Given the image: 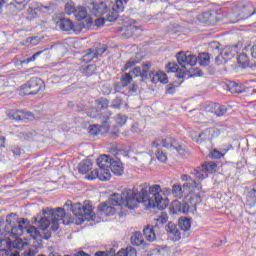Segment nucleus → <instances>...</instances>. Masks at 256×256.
I'll list each match as a JSON object with an SVG mask.
<instances>
[{
  "mask_svg": "<svg viewBox=\"0 0 256 256\" xmlns=\"http://www.w3.org/2000/svg\"><path fill=\"white\" fill-rule=\"evenodd\" d=\"M166 231L172 241L177 242L181 241V237L183 235V231L180 230L173 222H169L166 226Z\"/></svg>",
  "mask_w": 256,
  "mask_h": 256,
  "instance_id": "nucleus-12",
  "label": "nucleus"
},
{
  "mask_svg": "<svg viewBox=\"0 0 256 256\" xmlns=\"http://www.w3.org/2000/svg\"><path fill=\"white\" fill-rule=\"evenodd\" d=\"M91 169H93V162L89 159L83 160L79 164V172L82 173V175L89 173Z\"/></svg>",
  "mask_w": 256,
  "mask_h": 256,
  "instance_id": "nucleus-23",
  "label": "nucleus"
},
{
  "mask_svg": "<svg viewBox=\"0 0 256 256\" xmlns=\"http://www.w3.org/2000/svg\"><path fill=\"white\" fill-rule=\"evenodd\" d=\"M45 89L43 80L37 77L31 78L26 84L22 85L19 89V95L24 97L25 95H38L40 91Z\"/></svg>",
  "mask_w": 256,
  "mask_h": 256,
  "instance_id": "nucleus-7",
  "label": "nucleus"
},
{
  "mask_svg": "<svg viewBox=\"0 0 256 256\" xmlns=\"http://www.w3.org/2000/svg\"><path fill=\"white\" fill-rule=\"evenodd\" d=\"M95 25H96V27H101V26L105 25V19H103V18L96 19Z\"/></svg>",
  "mask_w": 256,
  "mask_h": 256,
  "instance_id": "nucleus-63",
  "label": "nucleus"
},
{
  "mask_svg": "<svg viewBox=\"0 0 256 256\" xmlns=\"http://www.w3.org/2000/svg\"><path fill=\"white\" fill-rule=\"evenodd\" d=\"M110 3H114L118 11H125V5H123V0H110Z\"/></svg>",
  "mask_w": 256,
  "mask_h": 256,
  "instance_id": "nucleus-51",
  "label": "nucleus"
},
{
  "mask_svg": "<svg viewBox=\"0 0 256 256\" xmlns=\"http://www.w3.org/2000/svg\"><path fill=\"white\" fill-rule=\"evenodd\" d=\"M77 10V7H75L74 2H67L64 8V11L66 15H75V11Z\"/></svg>",
  "mask_w": 256,
  "mask_h": 256,
  "instance_id": "nucleus-37",
  "label": "nucleus"
},
{
  "mask_svg": "<svg viewBox=\"0 0 256 256\" xmlns=\"http://www.w3.org/2000/svg\"><path fill=\"white\" fill-rule=\"evenodd\" d=\"M124 251L126 252V256H137V250L131 246L124 249Z\"/></svg>",
  "mask_w": 256,
  "mask_h": 256,
  "instance_id": "nucleus-55",
  "label": "nucleus"
},
{
  "mask_svg": "<svg viewBox=\"0 0 256 256\" xmlns=\"http://www.w3.org/2000/svg\"><path fill=\"white\" fill-rule=\"evenodd\" d=\"M73 215L79 218V223H83L85 221V215H92L93 206L88 202L75 203L71 207Z\"/></svg>",
  "mask_w": 256,
  "mask_h": 256,
  "instance_id": "nucleus-8",
  "label": "nucleus"
},
{
  "mask_svg": "<svg viewBox=\"0 0 256 256\" xmlns=\"http://www.w3.org/2000/svg\"><path fill=\"white\" fill-rule=\"evenodd\" d=\"M115 121H116L117 125H119L120 127H123V125H125L127 123V116L118 114L115 117Z\"/></svg>",
  "mask_w": 256,
  "mask_h": 256,
  "instance_id": "nucleus-49",
  "label": "nucleus"
},
{
  "mask_svg": "<svg viewBox=\"0 0 256 256\" xmlns=\"http://www.w3.org/2000/svg\"><path fill=\"white\" fill-rule=\"evenodd\" d=\"M183 193H185V190L183 187H181V185L175 184L172 186V195L177 197V199H181L183 197Z\"/></svg>",
  "mask_w": 256,
  "mask_h": 256,
  "instance_id": "nucleus-32",
  "label": "nucleus"
},
{
  "mask_svg": "<svg viewBox=\"0 0 256 256\" xmlns=\"http://www.w3.org/2000/svg\"><path fill=\"white\" fill-rule=\"evenodd\" d=\"M62 31H74V33H81V26H75L69 18H62L57 22Z\"/></svg>",
  "mask_w": 256,
  "mask_h": 256,
  "instance_id": "nucleus-14",
  "label": "nucleus"
},
{
  "mask_svg": "<svg viewBox=\"0 0 256 256\" xmlns=\"http://www.w3.org/2000/svg\"><path fill=\"white\" fill-rule=\"evenodd\" d=\"M195 141L196 143H199L200 141H209V138H207V134H205V131H203L198 135V138Z\"/></svg>",
  "mask_w": 256,
  "mask_h": 256,
  "instance_id": "nucleus-61",
  "label": "nucleus"
},
{
  "mask_svg": "<svg viewBox=\"0 0 256 256\" xmlns=\"http://www.w3.org/2000/svg\"><path fill=\"white\" fill-rule=\"evenodd\" d=\"M11 151L16 157H20V155H23V150H21L19 146H12Z\"/></svg>",
  "mask_w": 256,
  "mask_h": 256,
  "instance_id": "nucleus-56",
  "label": "nucleus"
},
{
  "mask_svg": "<svg viewBox=\"0 0 256 256\" xmlns=\"http://www.w3.org/2000/svg\"><path fill=\"white\" fill-rule=\"evenodd\" d=\"M217 164L215 162H205L201 167L194 169L193 175L198 181H203L206 177H209V173H215Z\"/></svg>",
  "mask_w": 256,
  "mask_h": 256,
  "instance_id": "nucleus-9",
  "label": "nucleus"
},
{
  "mask_svg": "<svg viewBox=\"0 0 256 256\" xmlns=\"http://www.w3.org/2000/svg\"><path fill=\"white\" fill-rule=\"evenodd\" d=\"M169 219V216L167 214L162 213L157 219H156V224L158 225V229H163V226L165 223H167V220Z\"/></svg>",
  "mask_w": 256,
  "mask_h": 256,
  "instance_id": "nucleus-36",
  "label": "nucleus"
},
{
  "mask_svg": "<svg viewBox=\"0 0 256 256\" xmlns=\"http://www.w3.org/2000/svg\"><path fill=\"white\" fill-rule=\"evenodd\" d=\"M149 78L151 79L152 83H159V72H149Z\"/></svg>",
  "mask_w": 256,
  "mask_h": 256,
  "instance_id": "nucleus-53",
  "label": "nucleus"
},
{
  "mask_svg": "<svg viewBox=\"0 0 256 256\" xmlns=\"http://www.w3.org/2000/svg\"><path fill=\"white\" fill-rule=\"evenodd\" d=\"M230 149H233V146L230 145L227 148L221 149V151L213 150L211 152V157L212 159H221V157H223V155H225V153H227V151H229Z\"/></svg>",
  "mask_w": 256,
  "mask_h": 256,
  "instance_id": "nucleus-29",
  "label": "nucleus"
},
{
  "mask_svg": "<svg viewBox=\"0 0 256 256\" xmlns=\"http://www.w3.org/2000/svg\"><path fill=\"white\" fill-rule=\"evenodd\" d=\"M109 204L113 207L125 204V198H123V190L121 194L114 193L109 198Z\"/></svg>",
  "mask_w": 256,
  "mask_h": 256,
  "instance_id": "nucleus-21",
  "label": "nucleus"
},
{
  "mask_svg": "<svg viewBox=\"0 0 256 256\" xmlns=\"http://www.w3.org/2000/svg\"><path fill=\"white\" fill-rule=\"evenodd\" d=\"M74 17L77 21H83V19H86L87 17V9L82 6H77L76 11L74 12Z\"/></svg>",
  "mask_w": 256,
  "mask_h": 256,
  "instance_id": "nucleus-27",
  "label": "nucleus"
},
{
  "mask_svg": "<svg viewBox=\"0 0 256 256\" xmlns=\"http://www.w3.org/2000/svg\"><path fill=\"white\" fill-rule=\"evenodd\" d=\"M132 75H134V77H141L142 78V71H141V67H135L132 69L131 71Z\"/></svg>",
  "mask_w": 256,
  "mask_h": 256,
  "instance_id": "nucleus-59",
  "label": "nucleus"
},
{
  "mask_svg": "<svg viewBox=\"0 0 256 256\" xmlns=\"http://www.w3.org/2000/svg\"><path fill=\"white\" fill-rule=\"evenodd\" d=\"M98 211L100 215H105L106 217H113L116 213L115 207L108 203L99 204Z\"/></svg>",
  "mask_w": 256,
  "mask_h": 256,
  "instance_id": "nucleus-18",
  "label": "nucleus"
},
{
  "mask_svg": "<svg viewBox=\"0 0 256 256\" xmlns=\"http://www.w3.org/2000/svg\"><path fill=\"white\" fill-rule=\"evenodd\" d=\"M14 247L19 249V251H23L22 256H36L39 253V248L37 246H30L27 242H23V240H17L14 242ZM28 247V248H27Z\"/></svg>",
  "mask_w": 256,
  "mask_h": 256,
  "instance_id": "nucleus-10",
  "label": "nucleus"
},
{
  "mask_svg": "<svg viewBox=\"0 0 256 256\" xmlns=\"http://www.w3.org/2000/svg\"><path fill=\"white\" fill-rule=\"evenodd\" d=\"M139 63V60L130 59L124 66V71H127V69H131L133 65H137Z\"/></svg>",
  "mask_w": 256,
  "mask_h": 256,
  "instance_id": "nucleus-57",
  "label": "nucleus"
},
{
  "mask_svg": "<svg viewBox=\"0 0 256 256\" xmlns=\"http://www.w3.org/2000/svg\"><path fill=\"white\" fill-rule=\"evenodd\" d=\"M176 58L182 69L179 68L177 63L170 62L167 65L168 73H176L175 77L183 79L185 75H187V65H190V67H195V65H197V56L185 52H178Z\"/></svg>",
  "mask_w": 256,
  "mask_h": 256,
  "instance_id": "nucleus-3",
  "label": "nucleus"
},
{
  "mask_svg": "<svg viewBox=\"0 0 256 256\" xmlns=\"http://www.w3.org/2000/svg\"><path fill=\"white\" fill-rule=\"evenodd\" d=\"M96 59L97 57H101V55H103V53H105V51H107V48L106 47H100V48H97L96 50H92Z\"/></svg>",
  "mask_w": 256,
  "mask_h": 256,
  "instance_id": "nucleus-54",
  "label": "nucleus"
},
{
  "mask_svg": "<svg viewBox=\"0 0 256 256\" xmlns=\"http://www.w3.org/2000/svg\"><path fill=\"white\" fill-rule=\"evenodd\" d=\"M213 113L216 114L217 117H223V115L227 113V108L220 104H214Z\"/></svg>",
  "mask_w": 256,
  "mask_h": 256,
  "instance_id": "nucleus-34",
  "label": "nucleus"
},
{
  "mask_svg": "<svg viewBox=\"0 0 256 256\" xmlns=\"http://www.w3.org/2000/svg\"><path fill=\"white\" fill-rule=\"evenodd\" d=\"M21 110H8L7 117L8 119H12L14 121H21Z\"/></svg>",
  "mask_w": 256,
  "mask_h": 256,
  "instance_id": "nucleus-31",
  "label": "nucleus"
},
{
  "mask_svg": "<svg viewBox=\"0 0 256 256\" xmlns=\"http://www.w3.org/2000/svg\"><path fill=\"white\" fill-rule=\"evenodd\" d=\"M149 69H151V63L142 65V81L149 79Z\"/></svg>",
  "mask_w": 256,
  "mask_h": 256,
  "instance_id": "nucleus-44",
  "label": "nucleus"
},
{
  "mask_svg": "<svg viewBox=\"0 0 256 256\" xmlns=\"http://www.w3.org/2000/svg\"><path fill=\"white\" fill-rule=\"evenodd\" d=\"M124 33L122 34L123 37L129 39V37H133V35L137 36L141 33V26L137 25V21L133 20L130 25L124 26L122 28Z\"/></svg>",
  "mask_w": 256,
  "mask_h": 256,
  "instance_id": "nucleus-13",
  "label": "nucleus"
},
{
  "mask_svg": "<svg viewBox=\"0 0 256 256\" xmlns=\"http://www.w3.org/2000/svg\"><path fill=\"white\" fill-rule=\"evenodd\" d=\"M171 193H172V189L171 188H163V189H161V187H160L159 196L162 199H165L167 201V207L169 206V198H167V195H171Z\"/></svg>",
  "mask_w": 256,
  "mask_h": 256,
  "instance_id": "nucleus-39",
  "label": "nucleus"
},
{
  "mask_svg": "<svg viewBox=\"0 0 256 256\" xmlns=\"http://www.w3.org/2000/svg\"><path fill=\"white\" fill-rule=\"evenodd\" d=\"M17 221V214L11 213L6 217L7 226L5 227L6 232H1V235L7 236L11 233V227H15V222Z\"/></svg>",
  "mask_w": 256,
  "mask_h": 256,
  "instance_id": "nucleus-19",
  "label": "nucleus"
},
{
  "mask_svg": "<svg viewBox=\"0 0 256 256\" xmlns=\"http://www.w3.org/2000/svg\"><path fill=\"white\" fill-rule=\"evenodd\" d=\"M161 192V185L144 183L137 188L124 189L123 199L124 205L128 209H137L139 203H143L146 209H155L157 207L160 211L167 209V200L163 199L159 193Z\"/></svg>",
  "mask_w": 256,
  "mask_h": 256,
  "instance_id": "nucleus-1",
  "label": "nucleus"
},
{
  "mask_svg": "<svg viewBox=\"0 0 256 256\" xmlns=\"http://www.w3.org/2000/svg\"><path fill=\"white\" fill-rule=\"evenodd\" d=\"M87 115H88V117L95 119L97 117V115H99V112L92 108L87 112Z\"/></svg>",
  "mask_w": 256,
  "mask_h": 256,
  "instance_id": "nucleus-62",
  "label": "nucleus"
},
{
  "mask_svg": "<svg viewBox=\"0 0 256 256\" xmlns=\"http://www.w3.org/2000/svg\"><path fill=\"white\" fill-rule=\"evenodd\" d=\"M97 170L92 171L87 179L93 181V179H99L100 181H109L111 179V172L107 171L104 167L98 166Z\"/></svg>",
  "mask_w": 256,
  "mask_h": 256,
  "instance_id": "nucleus-11",
  "label": "nucleus"
},
{
  "mask_svg": "<svg viewBox=\"0 0 256 256\" xmlns=\"http://www.w3.org/2000/svg\"><path fill=\"white\" fill-rule=\"evenodd\" d=\"M168 78H167V74H165V72L160 71L159 72V83H164L167 84L168 83Z\"/></svg>",
  "mask_w": 256,
  "mask_h": 256,
  "instance_id": "nucleus-58",
  "label": "nucleus"
},
{
  "mask_svg": "<svg viewBox=\"0 0 256 256\" xmlns=\"http://www.w3.org/2000/svg\"><path fill=\"white\" fill-rule=\"evenodd\" d=\"M97 107H100V109H107L109 107V100L107 98H99L96 100Z\"/></svg>",
  "mask_w": 256,
  "mask_h": 256,
  "instance_id": "nucleus-47",
  "label": "nucleus"
},
{
  "mask_svg": "<svg viewBox=\"0 0 256 256\" xmlns=\"http://www.w3.org/2000/svg\"><path fill=\"white\" fill-rule=\"evenodd\" d=\"M156 157L158 159V161H160L161 163H165V161H167V154H165V152L158 150L156 152Z\"/></svg>",
  "mask_w": 256,
  "mask_h": 256,
  "instance_id": "nucleus-52",
  "label": "nucleus"
},
{
  "mask_svg": "<svg viewBox=\"0 0 256 256\" xmlns=\"http://www.w3.org/2000/svg\"><path fill=\"white\" fill-rule=\"evenodd\" d=\"M31 0H14V2L11 3V5H14V7H19V9H25L27 5H29V2Z\"/></svg>",
  "mask_w": 256,
  "mask_h": 256,
  "instance_id": "nucleus-45",
  "label": "nucleus"
},
{
  "mask_svg": "<svg viewBox=\"0 0 256 256\" xmlns=\"http://www.w3.org/2000/svg\"><path fill=\"white\" fill-rule=\"evenodd\" d=\"M93 59H96L95 53L93 52V50H89L86 54L83 55L82 57V61L84 63H91V61H93Z\"/></svg>",
  "mask_w": 256,
  "mask_h": 256,
  "instance_id": "nucleus-43",
  "label": "nucleus"
},
{
  "mask_svg": "<svg viewBox=\"0 0 256 256\" xmlns=\"http://www.w3.org/2000/svg\"><path fill=\"white\" fill-rule=\"evenodd\" d=\"M237 61H238L239 65H241V67H243V68L249 67V57L247 56V54L241 53L237 57Z\"/></svg>",
  "mask_w": 256,
  "mask_h": 256,
  "instance_id": "nucleus-35",
  "label": "nucleus"
},
{
  "mask_svg": "<svg viewBox=\"0 0 256 256\" xmlns=\"http://www.w3.org/2000/svg\"><path fill=\"white\" fill-rule=\"evenodd\" d=\"M41 53H43V51L36 52L32 57H30L24 61H21V60L16 61V66L23 65V63H31V61H35L37 59V57H39V55H41Z\"/></svg>",
  "mask_w": 256,
  "mask_h": 256,
  "instance_id": "nucleus-48",
  "label": "nucleus"
},
{
  "mask_svg": "<svg viewBox=\"0 0 256 256\" xmlns=\"http://www.w3.org/2000/svg\"><path fill=\"white\" fill-rule=\"evenodd\" d=\"M43 215L44 217L39 220L34 218V223H37L42 233L35 226H29L28 229H26L27 235H30L32 239H51V233L47 231L48 227H50L51 231H58L59 223L69 225V219H71L63 208H57L55 210L46 208L43 210Z\"/></svg>",
  "mask_w": 256,
  "mask_h": 256,
  "instance_id": "nucleus-2",
  "label": "nucleus"
},
{
  "mask_svg": "<svg viewBox=\"0 0 256 256\" xmlns=\"http://www.w3.org/2000/svg\"><path fill=\"white\" fill-rule=\"evenodd\" d=\"M152 147H164V149H168L172 153H183L185 151V147L177 141V139L173 137H166V138H157L152 143Z\"/></svg>",
  "mask_w": 256,
  "mask_h": 256,
  "instance_id": "nucleus-5",
  "label": "nucleus"
},
{
  "mask_svg": "<svg viewBox=\"0 0 256 256\" xmlns=\"http://www.w3.org/2000/svg\"><path fill=\"white\" fill-rule=\"evenodd\" d=\"M198 20L201 23H209L210 25H215V23H217V13L204 12L198 16Z\"/></svg>",
  "mask_w": 256,
  "mask_h": 256,
  "instance_id": "nucleus-17",
  "label": "nucleus"
},
{
  "mask_svg": "<svg viewBox=\"0 0 256 256\" xmlns=\"http://www.w3.org/2000/svg\"><path fill=\"white\" fill-rule=\"evenodd\" d=\"M107 3L100 1L93 3L92 11L95 13V15H105L108 11Z\"/></svg>",
  "mask_w": 256,
  "mask_h": 256,
  "instance_id": "nucleus-20",
  "label": "nucleus"
},
{
  "mask_svg": "<svg viewBox=\"0 0 256 256\" xmlns=\"http://www.w3.org/2000/svg\"><path fill=\"white\" fill-rule=\"evenodd\" d=\"M115 255V250H111L109 254H107V252L105 251H99V252H96L94 254V256H114Z\"/></svg>",
  "mask_w": 256,
  "mask_h": 256,
  "instance_id": "nucleus-60",
  "label": "nucleus"
},
{
  "mask_svg": "<svg viewBox=\"0 0 256 256\" xmlns=\"http://www.w3.org/2000/svg\"><path fill=\"white\" fill-rule=\"evenodd\" d=\"M166 93H168L169 95H173V93H175V86L174 85H168L167 89H166Z\"/></svg>",
  "mask_w": 256,
  "mask_h": 256,
  "instance_id": "nucleus-64",
  "label": "nucleus"
},
{
  "mask_svg": "<svg viewBox=\"0 0 256 256\" xmlns=\"http://www.w3.org/2000/svg\"><path fill=\"white\" fill-rule=\"evenodd\" d=\"M131 81H133V77H131V74L129 73H125L120 79L122 87H127Z\"/></svg>",
  "mask_w": 256,
  "mask_h": 256,
  "instance_id": "nucleus-42",
  "label": "nucleus"
},
{
  "mask_svg": "<svg viewBox=\"0 0 256 256\" xmlns=\"http://www.w3.org/2000/svg\"><path fill=\"white\" fill-rule=\"evenodd\" d=\"M211 49H214V55H217L215 59L217 65H221L223 63L224 57V61H227V59H231V57H235V55L239 53V47L237 45L228 46L221 53L219 51V42H212Z\"/></svg>",
  "mask_w": 256,
  "mask_h": 256,
  "instance_id": "nucleus-6",
  "label": "nucleus"
},
{
  "mask_svg": "<svg viewBox=\"0 0 256 256\" xmlns=\"http://www.w3.org/2000/svg\"><path fill=\"white\" fill-rule=\"evenodd\" d=\"M178 227L183 232L189 231V229H191V220L189 218H187V217H181L178 220Z\"/></svg>",
  "mask_w": 256,
  "mask_h": 256,
  "instance_id": "nucleus-26",
  "label": "nucleus"
},
{
  "mask_svg": "<svg viewBox=\"0 0 256 256\" xmlns=\"http://www.w3.org/2000/svg\"><path fill=\"white\" fill-rule=\"evenodd\" d=\"M182 189L184 191H191V189H201V187L199 186V184H197V182L194 180L193 182H187L185 184H183Z\"/></svg>",
  "mask_w": 256,
  "mask_h": 256,
  "instance_id": "nucleus-40",
  "label": "nucleus"
},
{
  "mask_svg": "<svg viewBox=\"0 0 256 256\" xmlns=\"http://www.w3.org/2000/svg\"><path fill=\"white\" fill-rule=\"evenodd\" d=\"M217 133V128H207L204 130V135H206V138L213 139Z\"/></svg>",
  "mask_w": 256,
  "mask_h": 256,
  "instance_id": "nucleus-50",
  "label": "nucleus"
},
{
  "mask_svg": "<svg viewBox=\"0 0 256 256\" xmlns=\"http://www.w3.org/2000/svg\"><path fill=\"white\" fill-rule=\"evenodd\" d=\"M197 61L201 67H207L211 63V56L207 52H202L198 55Z\"/></svg>",
  "mask_w": 256,
  "mask_h": 256,
  "instance_id": "nucleus-25",
  "label": "nucleus"
},
{
  "mask_svg": "<svg viewBox=\"0 0 256 256\" xmlns=\"http://www.w3.org/2000/svg\"><path fill=\"white\" fill-rule=\"evenodd\" d=\"M173 207L174 209H176V211H179V213H184L185 215H187V213H189V209H191V207L189 206V203L181 204V202L179 201H174Z\"/></svg>",
  "mask_w": 256,
  "mask_h": 256,
  "instance_id": "nucleus-24",
  "label": "nucleus"
},
{
  "mask_svg": "<svg viewBox=\"0 0 256 256\" xmlns=\"http://www.w3.org/2000/svg\"><path fill=\"white\" fill-rule=\"evenodd\" d=\"M159 225L147 226L143 229L144 237L150 243H153L157 239V235H159Z\"/></svg>",
  "mask_w": 256,
  "mask_h": 256,
  "instance_id": "nucleus-16",
  "label": "nucleus"
},
{
  "mask_svg": "<svg viewBox=\"0 0 256 256\" xmlns=\"http://www.w3.org/2000/svg\"><path fill=\"white\" fill-rule=\"evenodd\" d=\"M112 9V14H109L107 18L110 23H113V21H117V19H119V13H123V11H119L117 9V4H114Z\"/></svg>",
  "mask_w": 256,
  "mask_h": 256,
  "instance_id": "nucleus-33",
  "label": "nucleus"
},
{
  "mask_svg": "<svg viewBox=\"0 0 256 256\" xmlns=\"http://www.w3.org/2000/svg\"><path fill=\"white\" fill-rule=\"evenodd\" d=\"M247 205L255 207L256 205V189H251L247 192Z\"/></svg>",
  "mask_w": 256,
  "mask_h": 256,
  "instance_id": "nucleus-28",
  "label": "nucleus"
},
{
  "mask_svg": "<svg viewBox=\"0 0 256 256\" xmlns=\"http://www.w3.org/2000/svg\"><path fill=\"white\" fill-rule=\"evenodd\" d=\"M29 228V222L25 218H20L18 220V226L11 227L12 235H16L17 237H21L25 231Z\"/></svg>",
  "mask_w": 256,
  "mask_h": 256,
  "instance_id": "nucleus-15",
  "label": "nucleus"
},
{
  "mask_svg": "<svg viewBox=\"0 0 256 256\" xmlns=\"http://www.w3.org/2000/svg\"><path fill=\"white\" fill-rule=\"evenodd\" d=\"M89 135H91L92 137H97V135H99V133H101V127H99V125H91L89 126Z\"/></svg>",
  "mask_w": 256,
  "mask_h": 256,
  "instance_id": "nucleus-46",
  "label": "nucleus"
},
{
  "mask_svg": "<svg viewBox=\"0 0 256 256\" xmlns=\"http://www.w3.org/2000/svg\"><path fill=\"white\" fill-rule=\"evenodd\" d=\"M96 163L98 167H104L109 173H114L118 177L125 173V169L123 168V163L117 159L110 158L107 155H100ZM111 169V170H110Z\"/></svg>",
  "mask_w": 256,
  "mask_h": 256,
  "instance_id": "nucleus-4",
  "label": "nucleus"
},
{
  "mask_svg": "<svg viewBox=\"0 0 256 256\" xmlns=\"http://www.w3.org/2000/svg\"><path fill=\"white\" fill-rule=\"evenodd\" d=\"M37 13H39V9L29 7L26 12V19L28 21H33V19L37 17Z\"/></svg>",
  "mask_w": 256,
  "mask_h": 256,
  "instance_id": "nucleus-38",
  "label": "nucleus"
},
{
  "mask_svg": "<svg viewBox=\"0 0 256 256\" xmlns=\"http://www.w3.org/2000/svg\"><path fill=\"white\" fill-rule=\"evenodd\" d=\"M81 71L86 77H91V75H94L95 71H97V66L95 64H90L82 68Z\"/></svg>",
  "mask_w": 256,
  "mask_h": 256,
  "instance_id": "nucleus-30",
  "label": "nucleus"
},
{
  "mask_svg": "<svg viewBox=\"0 0 256 256\" xmlns=\"http://www.w3.org/2000/svg\"><path fill=\"white\" fill-rule=\"evenodd\" d=\"M35 115L29 111L21 113V121H24V123H27V121H34Z\"/></svg>",
  "mask_w": 256,
  "mask_h": 256,
  "instance_id": "nucleus-41",
  "label": "nucleus"
},
{
  "mask_svg": "<svg viewBox=\"0 0 256 256\" xmlns=\"http://www.w3.org/2000/svg\"><path fill=\"white\" fill-rule=\"evenodd\" d=\"M131 244L136 247H145V239H143V234L141 232H135L131 238Z\"/></svg>",
  "mask_w": 256,
  "mask_h": 256,
  "instance_id": "nucleus-22",
  "label": "nucleus"
}]
</instances>
